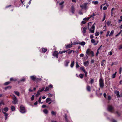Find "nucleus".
<instances>
[{
	"instance_id": "42",
	"label": "nucleus",
	"mask_w": 122,
	"mask_h": 122,
	"mask_svg": "<svg viewBox=\"0 0 122 122\" xmlns=\"http://www.w3.org/2000/svg\"><path fill=\"white\" fill-rule=\"evenodd\" d=\"M90 18V17H88L87 18H85L83 19V20H85V21L88 20Z\"/></svg>"
},
{
	"instance_id": "63",
	"label": "nucleus",
	"mask_w": 122,
	"mask_h": 122,
	"mask_svg": "<svg viewBox=\"0 0 122 122\" xmlns=\"http://www.w3.org/2000/svg\"><path fill=\"white\" fill-rule=\"evenodd\" d=\"M29 91L30 92H33V90L31 88H30L29 89Z\"/></svg>"
},
{
	"instance_id": "30",
	"label": "nucleus",
	"mask_w": 122,
	"mask_h": 122,
	"mask_svg": "<svg viewBox=\"0 0 122 122\" xmlns=\"http://www.w3.org/2000/svg\"><path fill=\"white\" fill-rule=\"evenodd\" d=\"M40 90L38 91L37 92V94L36 95V96L37 97H38L40 94Z\"/></svg>"
},
{
	"instance_id": "33",
	"label": "nucleus",
	"mask_w": 122,
	"mask_h": 122,
	"mask_svg": "<svg viewBox=\"0 0 122 122\" xmlns=\"http://www.w3.org/2000/svg\"><path fill=\"white\" fill-rule=\"evenodd\" d=\"M84 75L82 74H80L79 75V76L80 78L82 79L84 77Z\"/></svg>"
},
{
	"instance_id": "60",
	"label": "nucleus",
	"mask_w": 122,
	"mask_h": 122,
	"mask_svg": "<svg viewBox=\"0 0 122 122\" xmlns=\"http://www.w3.org/2000/svg\"><path fill=\"white\" fill-rule=\"evenodd\" d=\"M46 107V106L45 105H43L42 106V107L43 108H44Z\"/></svg>"
},
{
	"instance_id": "22",
	"label": "nucleus",
	"mask_w": 122,
	"mask_h": 122,
	"mask_svg": "<svg viewBox=\"0 0 122 122\" xmlns=\"http://www.w3.org/2000/svg\"><path fill=\"white\" fill-rule=\"evenodd\" d=\"M114 30H112L110 34H109V36H112L113 35L114 33Z\"/></svg>"
},
{
	"instance_id": "18",
	"label": "nucleus",
	"mask_w": 122,
	"mask_h": 122,
	"mask_svg": "<svg viewBox=\"0 0 122 122\" xmlns=\"http://www.w3.org/2000/svg\"><path fill=\"white\" fill-rule=\"evenodd\" d=\"M3 113L4 114L5 117V120H6L7 119V116H8V114L5 112H4L3 111Z\"/></svg>"
},
{
	"instance_id": "35",
	"label": "nucleus",
	"mask_w": 122,
	"mask_h": 122,
	"mask_svg": "<svg viewBox=\"0 0 122 122\" xmlns=\"http://www.w3.org/2000/svg\"><path fill=\"white\" fill-rule=\"evenodd\" d=\"M14 93L16 95H17L18 96H19V92H18L16 91H15L14 92Z\"/></svg>"
},
{
	"instance_id": "27",
	"label": "nucleus",
	"mask_w": 122,
	"mask_h": 122,
	"mask_svg": "<svg viewBox=\"0 0 122 122\" xmlns=\"http://www.w3.org/2000/svg\"><path fill=\"white\" fill-rule=\"evenodd\" d=\"M96 15V13H93L92 15H90V18L93 17L94 16H95Z\"/></svg>"
},
{
	"instance_id": "51",
	"label": "nucleus",
	"mask_w": 122,
	"mask_h": 122,
	"mask_svg": "<svg viewBox=\"0 0 122 122\" xmlns=\"http://www.w3.org/2000/svg\"><path fill=\"white\" fill-rule=\"evenodd\" d=\"M118 49L119 50L122 49V44L119 46Z\"/></svg>"
},
{
	"instance_id": "57",
	"label": "nucleus",
	"mask_w": 122,
	"mask_h": 122,
	"mask_svg": "<svg viewBox=\"0 0 122 122\" xmlns=\"http://www.w3.org/2000/svg\"><path fill=\"white\" fill-rule=\"evenodd\" d=\"M88 78H85V80L86 82H87L88 81Z\"/></svg>"
},
{
	"instance_id": "13",
	"label": "nucleus",
	"mask_w": 122,
	"mask_h": 122,
	"mask_svg": "<svg viewBox=\"0 0 122 122\" xmlns=\"http://www.w3.org/2000/svg\"><path fill=\"white\" fill-rule=\"evenodd\" d=\"M41 50L42 51L41 52V53H44L47 50V49L46 48H42Z\"/></svg>"
},
{
	"instance_id": "10",
	"label": "nucleus",
	"mask_w": 122,
	"mask_h": 122,
	"mask_svg": "<svg viewBox=\"0 0 122 122\" xmlns=\"http://www.w3.org/2000/svg\"><path fill=\"white\" fill-rule=\"evenodd\" d=\"M69 63L70 61L69 60H66L64 62V64L65 66H68V64Z\"/></svg>"
},
{
	"instance_id": "1",
	"label": "nucleus",
	"mask_w": 122,
	"mask_h": 122,
	"mask_svg": "<svg viewBox=\"0 0 122 122\" xmlns=\"http://www.w3.org/2000/svg\"><path fill=\"white\" fill-rule=\"evenodd\" d=\"M99 85L100 87L102 89L104 87V81L103 78L102 77H101L99 80Z\"/></svg>"
},
{
	"instance_id": "54",
	"label": "nucleus",
	"mask_w": 122,
	"mask_h": 122,
	"mask_svg": "<svg viewBox=\"0 0 122 122\" xmlns=\"http://www.w3.org/2000/svg\"><path fill=\"white\" fill-rule=\"evenodd\" d=\"M45 89L44 87H43L40 90V92H42Z\"/></svg>"
},
{
	"instance_id": "55",
	"label": "nucleus",
	"mask_w": 122,
	"mask_h": 122,
	"mask_svg": "<svg viewBox=\"0 0 122 122\" xmlns=\"http://www.w3.org/2000/svg\"><path fill=\"white\" fill-rule=\"evenodd\" d=\"M111 97L110 95H109L108 96V100H111Z\"/></svg>"
},
{
	"instance_id": "7",
	"label": "nucleus",
	"mask_w": 122,
	"mask_h": 122,
	"mask_svg": "<svg viewBox=\"0 0 122 122\" xmlns=\"http://www.w3.org/2000/svg\"><path fill=\"white\" fill-rule=\"evenodd\" d=\"M80 69L81 70H82V71L83 72L85 73V76L86 77H87V72L86 71H85V68L83 66H82L81 67H80Z\"/></svg>"
},
{
	"instance_id": "15",
	"label": "nucleus",
	"mask_w": 122,
	"mask_h": 122,
	"mask_svg": "<svg viewBox=\"0 0 122 122\" xmlns=\"http://www.w3.org/2000/svg\"><path fill=\"white\" fill-rule=\"evenodd\" d=\"M84 65L85 66H88L89 65V62L88 61H87L84 62Z\"/></svg>"
},
{
	"instance_id": "11",
	"label": "nucleus",
	"mask_w": 122,
	"mask_h": 122,
	"mask_svg": "<svg viewBox=\"0 0 122 122\" xmlns=\"http://www.w3.org/2000/svg\"><path fill=\"white\" fill-rule=\"evenodd\" d=\"M87 29L86 28L84 27L83 28V29L82 30V31L84 36H85V34L86 33V30Z\"/></svg>"
},
{
	"instance_id": "45",
	"label": "nucleus",
	"mask_w": 122,
	"mask_h": 122,
	"mask_svg": "<svg viewBox=\"0 0 122 122\" xmlns=\"http://www.w3.org/2000/svg\"><path fill=\"white\" fill-rule=\"evenodd\" d=\"M79 67V65L78 64L77 62H76V68H78Z\"/></svg>"
},
{
	"instance_id": "56",
	"label": "nucleus",
	"mask_w": 122,
	"mask_h": 122,
	"mask_svg": "<svg viewBox=\"0 0 122 122\" xmlns=\"http://www.w3.org/2000/svg\"><path fill=\"white\" fill-rule=\"evenodd\" d=\"M107 24L108 26H109L111 22L109 21H108L107 23Z\"/></svg>"
},
{
	"instance_id": "12",
	"label": "nucleus",
	"mask_w": 122,
	"mask_h": 122,
	"mask_svg": "<svg viewBox=\"0 0 122 122\" xmlns=\"http://www.w3.org/2000/svg\"><path fill=\"white\" fill-rule=\"evenodd\" d=\"M65 46L66 48L68 49L71 47H72V44H70L67 45H66Z\"/></svg>"
},
{
	"instance_id": "21",
	"label": "nucleus",
	"mask_w": 122,
	"mask_h": 122,
	"mask_svg": "<svg viewBox=\"0 0 122 122\" xmlns=\"http://www.w3.org/2000/svg\"><path fill=\"white\" fill-rule=\"evenodd\" d=\"M41 80L42 79L41 78H36L35 81H36L37 82H38L40 81H41Z\"/></svg>"
},
{
	"instance_id": "5",
	"label": "nucleus",
	"mask_w": 122,
	"mask_h": 122,
	"mask_svg": "<svg viewBox=\"0 0 122 122\" xmlns=\"http://www.w3.org/2000/svg\"><path fill=\"white\" fill-rule=\"evenodd\" d=\"M13 96L14 97L12 98L13 101L12 102L15 105L18 102V100L17 98L15 95H13Z\"/></svg>"
},
{
	"instance_id": "53",
	"label": "nucleus",
	"mask_w": 122,
	"mask_h": 122,
	"mask_svg": "<svg viewBox=\"0 0 122 122\" xmlns=\"http://www.w3.org/2000/svg\"><path fill=\"white\" fill-rule=\"evenodd\" d=\"M105 18H106V15H105V14H104V17H103V20H102V21H104V20H105Z\"/></svg>"
},
{
	"instance_id": "58",
	"label": "nucleus",
	"mask_w": 122,
	"mask_h": 122,
	"mask_svg": "<svg viewBox=\"0 0 122 122\" xmlns=\"http://www.w3.org/2000/svg\"><path fill=\"white\" fill-rule=\"evenodd\" d=\"M34 97V95H32L31 98V100L32 101L33 100Z\"/></svg>"
},
{
	"instance_id": "41",
	"label": "nucleus",
	"mask_w": 122,
	"mask_h": 122,
	"mask_svg": "<svg viewBox=\"0 0 122 122\" xmlns=\"http://www.w3.org/2000/svg\"><path fill=\"white\" fill-rule=\"evenodd\" d=\"M8 109L7 107H5V108H4V111H5V112L7 111H8Z\"/></svg>"
},
{
	"instance_id": "19",
	"label": "nucleus",
	"mask_w": 122,
	"mask_h": 122,
	"mask_svg": "<svg viewBox=\"0 0 122 122\" xmlns=\"http://www.w3.org/2000/svg\"><path fill=\"white\" fill-rule=\"evenodd\" d=\"M64 3V2L63 1L62 2L60 3L59 4V5L61 6V9H62L64 5H63V4Z\"/></svg>"
},
{
	"instance_id": "9",
	"label": "nucleus",
	"mask_w": 122,
	"mask_h": 122,
	"mask_svg": "<svg viewBox=\"0 0 122 122\" xmlns=\"http://www.w3.org/2000/svg\"><path fill=\"white\" fill-rule=\"evenodd\" d=\"M87 3H84V5H80V7H81L84 8L85 9L87 8Z\"/></svg>"
},
{
	"instance_id": "44",
	"label": "nucleus",
	"mask_w": 122,
	"mask_h": 122,
	"mask_svg": "<svg viewBox=\"0 0 122 122\" xmlns=\"http://www.w3.org/2000/svg\"><path fill=\"white\" fill-rule=\"evenodd\" d=\"M92 3L95 5L97 4L98 3V2L97 1H93Z\"/></svg>"
},
{
	"instance_id": "64",
	"label": "nucleus",
	"mask_w": 122,
	"mask_h": 122,
	"mask_svg": "<svg viewBox=\"0 0 122 122\" xmlns=\"http://www.w3.org/2000/svg\"><path fill=\"white\" fill-rule=\"evenodd\" d=\"M112 122H117L114 119H112Z\"/></svg>"
},
{
	"instance_id": "4",
	"label": "nucleus",
	"mask_w": 122,
	"mask_h": 122,
	"mask_svg": "<svg viewBox=\"0 0 122 122\" xmlns=\"http://www.w3.org/2000/svg\"><path fill=\"white\" fill-rule=\"evenodd\" d=\"M114 109V108L112 106L110 105H108V110L109 111L112 113H113Z\"/></svg>"
},
{
	"instance_id": "25",
	"label": "nucleus",
	"mask_w": 122,
	"mask_h": 122,
	"mask_svg": "<svg viewBox=\"0 0 122 122\" xmlns=\"http://www.w3.org/2000/svg\"><path fill=\"white\" fill-rule=\"evenodd\" d=\"M74 61H73L72 62H71L70 65L71 67V68H73L74 66Z\"/></svg>"
},
{
	"instance_id": "40",
	"label": "nucleus",
	"mask_w": 122,
	"mask_h": 122,
	"mask_svg": "<svg viewBox=\"0 0 122 122\" xmlns=\"http://www.w3.org/2000/svg\"><path fill=\"white\" fill-rule=\"evenodd\" d=\"M11 88V86H9L8 87H5V89L6 90H7L8 89H10Z\"/></svg>"
},
{
	"instance_id": "20",
	"label": "nucleus",
	"mask_w": 122,
	"mask_h": 122,
	"mask_svg": "<svg viewBox=\"0 0 122 122\" xmlns=\"http://www.w3.org/2000/svg\"><path fill=\"white\" fill-rule=\"evenodd\" d=\"M86 89L87 90L88 92H90L91 91V87L90 86L88 85H87L86 87Z\"/></svg>"
},
{
	"instance_id": "8",
	"label": "nucleus",
	"mask_w": 122,
	"mask_h": 122,
	"mask_svg": "<svg viewBox=\"0 0 122 122\" xmlns=\"http://www.w3.org/2000/svg\"><path fill=\"white\" fill-rule=\"evenodd\" d=\"M95 23H94V24L92 26L91 28L89 29L90 31L92 33H94V30H95V26L94 24Z\"/></svg>"
},
{
	"instance_id": "43",
	"label": "nucleus",
	"mask_w": 122,
	"mask_h": 122,
	"mask_svg": "<svg viewBox=\"0 0 122 122\" xmlns=\"http://www.w3.org/2000/svg\"><path fill=\"white\" fill-rule=\"evenodd\" d=\"M116 113L117 114L118 116H120L121 114V113H120L118 111H117L116 112Z\"/></svg>"
},
{
	"instance_id": "16",
	"label": "nucleus",
	"mask_w": 122,
	"mask_h": 122,
	"mask_svg": "<svg viewBox=\"0 0 122 122\" xmlns=\"http://www.w3.org/2000/svg\"><path fill=\"white\" fill-rule=\"evenodd\" d=\"M115 93L116 94L118 98L120 97L119 92L118 91H116L115 92Z\"/></svg>"
},
{
	"instance_id": "48",
	"label": "nucleus",
	"mask_w": 122,
	"mask_h": 122,
	"mask_svg": "<svg viewBox=\"0 0 122 122\" xmlns=\"http://www.w3.org/2000/svg\"><path fill=\"white\" fill-rule=\"evenodd\" d=\"M109 33H110L109 31H108L107 32V34L106 35V37H107L108 36L109 34Z\"/></svg>"
},
{
	"instance_id": "49",
	"label": "nucleus",
	"mask_w": 122,
	"mask_h": 122,
	"mask_svg": "<svg viewBox=\"0 0 122 122\" xmlns=\"http://www.w3.org/2000/svg\"><path fill=\"white\" fill-rule=\"evenodd\" d=\"M92 25V23L91 22H89L88 23V29H89V25Z\"/></svg>"
},
{
	"instance_id": "23",
	"label": "nucleus",
	"mask_w": 122,
	"mask_h": 122,
	"mask_svg": "<svg viewBox=\"0 0 122 122\" xmlns=\"http://www.w3.org/2000/svg\"><path fill=\"white\" fill-rule=\"evenodd\" d=\"M31 78L33 81H35L36 77L34 76H30Z\"/></svg>"
},
{
	"instance_id": "34",
	"label": "nucleus",
	"mask_w": 122,
	"mask_h": 122,
	"mask_svg": "<svg viewBox=\"0 0 122 122\" xmlns=\"http://www.w3.org/2000/svg\"><path fill=\"white\" fill-rule=\"evenodd\" d=\"M49 87H46L45 89L44 90V91L45 92L49 90Z\"/></svg>"
},
{
	"instance_id": "26",
	"label": "nucleus",
	"mask_w": 122,
	"mask_h": 122,
	"mask_svg": "<svg viewBox=\"0 0 122 122\" xmlns=\"http://www.w3.org/2000/svg\"><path fill=\"white\" fill-rule=\"evenodd\" d=\"M43 112L45 114H47L48 113V111L46 109H45L43 110Z\"/></svg>"
},
{
	"instance_id": "32",
	"label": "nucleus",
	"mask_w": 122,
	"mask_h": 122,
	"mask_svg": "<svg viewBox=\"0 0 122 122\" xmlns=\"http://www.w3.org/2000/svg\"><path fill=\"white\" fill-rule=\"evenodd\" d=\"M116 73L117 72H116L114 74H113L112 75V78H114L115 77Z\"/></svg>"
},
{
	"instance_id": "6",
	"label": "nucleus",
	"mask_w": 122,
	"mask_h": 122,
	"mask_svg": "<svg viewBox=\"0 0 122 122\" xmlns=\"http://www.w3.org/2000/svg\"><path fill=\"white\" fill-rule=\"evenodd\" d=\"M59 53L57 51H55L53 53L52 55L54 57H56V58H58V55Z\"/></svg>"
},
{
	"instance_id": "39",
	"label": "nucleus",
	"mask_w": 122,
	"mask_h": 122,
	"mask_svg": "<svg viewBox=\"0 0 122 122\" xmlns=\"http://www.w3.org/2000/svg\"><path fill=\"white\" fill-rule=\"evenodd\" d=\"M41 97H40L39 98V100H38V102H39V103L40 104L41 103H43V102H42L41 103Z\"/></svg>"
},
{
	"instance_id": "17",
	"label": "nucleus",
	"mask_w": 122,
	"mask_h": 122,
	"mask_svg": "<svg viewBox=\"0 0 122 122\" xmlns=\"http://www.w3.org/2000/svg\"><path fill=\"white\" fill-rule=\"evenodd\" d=\"M71 11L72 14H73L74 13L75 9L74 7L73 6H71Z\"/></svg>"
},
{
	"instance_id": "28",
	"label": "nucleus",
	"mask_w": 122,
	"mask_h": 122,
	"mask_svg": "<svg viewBox=\"0 0 122 122\" xmlns=\"http://www.w3.org/2000/svg\"><path fill=\"white\" fill-rule=\"evenodd\" d=\"M51 101V100L49 98H47L46 99V103H48L49 102Z\"/></svg>"
},
{
	"instance_id": "46",
	"label": "nucleus",
	"mask_w": 122,
	"mask_h": 122,
	"mask_svg": "<svg viewBox=\"0 0 122 122\" xmlns=\"http://www.w3.org/2000/svg\"><path fill=\"white\" fill-rule=\"evenodd\" d=\"M51 113L52 115H55L56 114V112H55L53 111H51Z\"/></svg>"
},
{
	"instance_id": "62",
	"label": "nucleus",
	"mask_w": 122,
	"mask_h": 122,
	"mask_svg": "<svg viewBox=\"0 0 122 122\" xmlns=\"http://www.w3.org/2000/svg\"><path fill=\"white\" fill-rule=\"evenodd\" d=\"M25 81V79L24 78V79H21L20 80V81L23 82V81Z\"/></svg>"
},
{
	"instance_id": "37",
	"label": "nucleus",
	"mask_w": 122,
	"mask_h": 122,
	"mask_svg": "<svg viewBox=\"0 0 122 122\" xmlns=\"http://www.w3.org/2000/svg\"><path fill=\"white\" fill-rule=\"evenodd\" d=\"M79 44L82 45H84L85 44V43L84 42H80Z\"/></svg>"
},
{
	"instance_id": "29",
	"label": "nucleus",
	"mask_w": 122,
	"mask_h": 122,
	"mask_svg": "<svg viewBox=\"0 0 122 122\" xmlns=\"http://www.w3.org/2000/svg\"><path fill=\"white\" fill-rule=\"evenodd\" d=\"M106 61L105 60H103L101 63V65L102 66H103L105 62Z\"/></svg>"
},
{
	"instance_id": "24",
	"label": "nucleus",
	"mask_w": 122,
	"mask_h": 122,
	"mask_svg": "<svg viewBox=\"0 0 122 122\" xmlns=\"http://www.w3.org/2000/svg\"><path fill=\"white\" fill-rule=\"evenodd\" d=\"M10 80L11 81H17V79H14L12 77L10 79Z\"/></svg>"
},
{
	"instance_id": "2",
	"label": "nucleus",
	"mask_w": 122,
	"mask_h": 122,
	"mask_svg": "<svg viewBox=\"0 0 122 122\" xmlns=\"http://www.w3.org/2000/svg\"><path fill=\"white\" fill-rule=\"evenodd\" d=\"M86 54L88 55H89L90 54L92 55V57H93L94 56V54L93 52V51H91L89 49H88L86 52Z\"/></svg>"
},
{
	"instance_id": "38",
	"label": "nucleus",
	"mask_w": 122,
	"mask_h": 122,
	"mask_svg": "<svg viewBox=\"0 0 122 122\" xmlns=\"http://www.w3.org/2000/svg\"><path fill=\"white\" fill-rule=\"evenodd\" d=\"M73 50H70L68 51L67 52L68 54V55L70 54H71L72 52H73Z\"/></svg>"
},
{
	"instance_id": "14",
	"label": "nucleus",
	"mask_w": 122,
	"mask_h": 122,
	"mask_svg": "<svg viewBox=\"0 0 122 122\" xmlns=\"http://www.w3.org/2000/svg\"><path fill=\"white\" fill-rule=\"evenodd\" d=\"M91 42L95 45H96L97 44L98 42V41H97V43H95V40L94 39H92L91 40Z\"/></svg>"
},
{
	"instance_id": "50",
	"label": "nucleus",
	"mask_w": 122,
	"mask_h": 122,
	"mask_svg": "<svg viewBox=\"0 0 122 122\" xmlns=\"http://www.w3.org/2000/svg\"><path fill=\"white\" fill-rule=\"evenodd\" d=\"M48 86L49 87V88H53V86L52 84H51L49 85Z\"/></svg>"
},
{
	"instance_id": "36",
	"label": "nucleus",
	"mask_w": 122,
	"mask_h": 122,
	"mask_svg": "<svg viewBox=\"0 0 122 122\" xmlns=\"http://www.w3.org/2000/svg\"><path fill=\"white\" fill-rule=\"evenodd\" d=\"M11 110L12 111H14L15 110V107L13 106H11Z\"/></svg>"
},
{
	"instance_id": "61",
	"label": "nucleus",
	"mask_w": 122,
	"mask_h": 122,
	"mask_svg": "<svg viewBox=\"0 0 122 122\" xmlns=\"http://www.w3.org/2000/svg\"><path fill=\"white\" fill-rule=\"evenodd\" d=\"M121 31L120 32H119V33H118V34H117L115 36L117 37L118 36H119L120 34Z\"/></svg>"
},
{
	"instance_id": "59",
	"label": "nucleus",
	"mask_w": 122,
	"mask_h": 122,
	"mask_svg": "<svg viewBox=\"0 0 122 122\" xmlns=\"http://www.w3.org/2000/svg\"><path fill=\"white\" fill-rule=\"evenodd\" d=\"M84 56V55L83 54H81L80 55V56L81 57H83Z\"/></svg>"
},
{
	"instance_id": "31",
	"label": "nucleus",
	"mask_w": 122,
	"mask_h": 122,
	"mask_svg": "<svg viewBox=\"0 0 122 122\" xmlns=\"http://www.w3.org/2000/svg\"><path fill=\"white\" fill-rule=\"evenodd\" d=\"M90 79L91 80L90 83L92 84L94 83V80L93 79H92L91 78Z\"/></svg>"
},
{
	"instance_id": "3",
	"label": "nucleus",
	"mask_w": 122,
	"mask_h": 122,
	"mask_svg": "<svg viewBox=\"0 0 122 122\" xmlns=\"http://www.w3.org/2000/svg\"><path fill=\"white\" fill-rule=\"evenodd\" d=\"M20 112L22 113H25L26 112V110L24 107L23 105H21L20 106Z\"/></svg>"
},
{
	"instance_id": "52",
	"label": "nucleus",
	"mask_w": 122,
	"mask_h": 122,
	"mask_svg": "<svg viewBox=\"0 0 122 122\" xmlns=\"http://www.w3.org/2000/svg\"><path fill=\"white\" fill-rule=\"evenodd\" d=\"M10 83V82H7L5 83L4 85H7Z\"/></svg>"
},
{
	"instance_id": "47",
	"label": "nucleus",
	"mask_w": 122,
	"mask_h": 122,
	"mask_svg": "<svg viewBox=\"0 0 122 122\" xmlns=\"http://www.w3.org/2000/svg\"><path fill=\"white\" fill-rule=\"evenodd\" d=\"M99 32H96L95 33V35L96 36H99Z\"/></svg>"
}]
</instances>
